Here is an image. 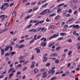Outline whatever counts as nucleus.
<instances>
[{"label":"nucleus","mask_w":80,"mask_h":80,"mask_svg":"<svg viewBox=\"0 0 80 80\" xmlns=\"http://www.w3.org/2000/svg\"><path fill=\"white\" fill-rule=\"evenodd\" d=\"M47 10H48V9H46L45 10H44V11H43V12H44V14L45 13H47Z\"/></svg>","instance_id":"obj_50"},{"label":"nucleus","mask_w":80,"mask_h":80,"mask_svg":"<svg viewBox=\"0 0 80 80\" xmlns=\"http://www.w3.org/2000/svg\"><path fill=\"white\" fill-rule=\"evenodd\" d=\"M35 64V61L32 62V65H31V68H34Z\"/></svg>","instance_id":"obj_5"},{"label":"nucleus","mask_w":80,"mask_h":80,"mask_svg":"<svg viewBox=\"0 0 80 80\" xmlns=\"http://www.w3.org/2000/svg\"><path fill=\"white\" fill-rule=\"evenodd\" d=\"M9 4L8 3H5L3 4L2 7H1V8H3V7H5V6L6 7H9Z\"/></svg>","instance_id":"obj_4"},{"label":"nucleus","mask_w":80,"mask_h":80,"mask_svg":"<svg viewBox=\"0 0 80 80\" xmlns=\"http://www.w3.org/2000/svg\"><path fill=\"white\" fill-rule=\"evenodd\" d=\"M13 17H15L16 16V11H14L13 12L12 14Z\"/></svg>","instance_id":"obj_12"},{"label":"nucleus","mask_w":80,"mask_h":80,"mask_svg":"<svg viewBox=\"0 0 80 80\" xmlns=\"http://www.w3.org/2000/svg\"><path fill=\"white\" fill-rule=\"evenodd\" d=\"M48 55V54L47 53H46L45 54H44L43 56V57H47L46 56H47Z\"/></svg>","instance_id":"obj_54"},{"label":"nucleus","mask_w":80,"mask_h":80,"mask_svg":"<svg viewBox=\"0 0 80 80\" xmlns=\"http://www.w3.org/2000/svg\"><path fill=\"white\" fill-rule=\"evenodd\" d=\"M39 7H36V8H33V10L34 11H36V10H37L38 9Z\"/></svg>","instance_id":"obj_30"},{"label":"nucleus","mask_w":80,"mask_h":80,"mask_svg":"<svg viewBox=\"0 0 80 80\" xmlns=\"http://www.w3.org/2000/svg\"><path fill=\"white\" fill-rule=\"evenodd\" d=\"M73 20V18H71L70 19L68 20V21L67 22V23H68V22H70V21H72Z\"/></svg>","instance_id":"obj_42"},{"label":"nucleus","mask_w":80,"mask_h":80,"mask_svg":"<svg viewBox=\"0 0 80 80\" xmlns=\"http://www.w3.org/2000/svg\"><path fill=\"white\" fill-rule=\"evenodd\" d=\"M72 9H70L69 10L68 13H72Z\"/></svg>","instance_id":"obj_41"},{"label":"nucleus","mask_w":80,"mask_h":80,"mask_svg":"<svg viewBox=\"0 0 80 80\" xmlns=\"http://www.w3.org/2000/svg\"><path fill=\"white\" fill-rule=\"evenodd\" d=\"M56 15H57V14H56L55 13H54L53 14H51L50 15V17H53V16H56Z\"/></svg>","instance_id":"obj_25"},{"label":"nucleus","mask_w":80,"mask_h":80,"mask_svg":"<svg viewBox=\"0 0 80 80\" xmlns=\"http://www.w3.org/2000/svg\"><path fill=\"white\" fill-rule=\"evenodd\" d=\"M34 50H36V52L37 53H40V50L39 49H38L37 48H36L34 49Z\"/></svg>","instance_id":"obj_10"},{"label":"nucleus","mask_w":80,"mask_h":80,"mask_svg":"<svg viewBox=\"0 0 80 80\" xmlns=\"http://www.w3.org/2000/svg\"><path fill=\"white\" fill-rule=\"evenodd\" d=\"M72 51H69L68 52V55H71L72 54Z\"/></svg>","instance_id":"obj_35"},{"label":"nucleus","mask_w":80,"mask_h":80,"mask_svg":"<svg viewBox=\"0 0 80 80\" xmlns=\"http://www.w3.org/2000/svg\"><path fill=\"white\" fill-rule=\"evenodd\" d=\"M63 39V38L62 37L59 38L57 39V40H62Z\"/></svg>","instance_id":"obj_31"},{"label":"nucleus","mask_w":80,"mask_h":80,"mask_svg":"<svg viewBox=\"0 0 80 80\" xmlns=\"http://www.w3.org/2000/svg\"><path fill=\"white\" fill-rule=\"evenodd\" d=\"M45 27H43L42 28V29H41V31H42V32H45L47 30V28H46L45 29Z\"/></svg>","instance_id":"obj_6"},{"label":"nucleus","mask_w":80,"mask_h":80,"mask_svg":"<svg viewBox=\"0 0 80 80\" xmlns=\"http://www.w3.org/2000/svg\"><path fill=\"white\" fill-rule=\"evenodd\" d=\"M29 62V61H26L23 63V65H26V64H28Z\"/></svg>","instance_id":"obj_23"},{"label":"nucleus","mask_w":80,"mask_h":80,"mask_svg":"<svg viewBox=\"0 0 80 80\" xmlns=\"http://www.w3.org/2000/svg\"><path fill=\"white\" fill-rule=\"evenodd\" d=\"M80 28V26L78 25H74V26L73 27V28Z\"/></svg>","instance_id":"obj_15"},{"label":"nucleus","mask_w":80,"mask_h":80,"mask_svg":"<svg viewBox=\"0 0 80 80\" xmlns=\"http://www.w3.org/2000/svg\"><path fill=\"white\" fill-rule=\"evenodd\" d=\"M25 61V59H23L19 61V62L20 63H23V62H24Z\"/></svg>","instance_id":"obj_20"},{"label":"nucleus","mask_w":80,"mask_h":80,"mask_svg":"<svg viewBox=\"0 0 80 80\" xmlns=\"http://www.w3.org/2000/svg\"><path fill=\"white\" fill-rule=\"evenodd\" d=\"M11 44L12 45H14L15 44V43L14 42H12L11 43Z\"/></svg>","instance_id":"obj_58"},{"label":"nucleus","mask_w":80,"mask_h":80,"mask_svg":"<svg viewBox=\"0 0 80 80\" xmlns=\"http://www.w3.org/2000/svg\"><path fill=\"white\" fill-rule=\"evenodd\" d=\"M74 25L75 24H73V25H70L69 27V28H72V27H74Z\"/></svg>","instance_id":"obj_52"},{"label":"nucleus","mask_w":80,"mask_h":80,"mask_svg":"<svg viewBox=\"0 0 80 80\" xmlns=\"http://www.w3.org/2000/svg\"><path fill=\"white\" fill-rule=\"evenodd\" d=\"M55 72V71L54 70H52L51 71H49L48 72V73H52V75H53L54 73Z\"/></svg>","instance_id":"obj_11"},{"label":"nucleus","mask_w":80,"mask_h":80,"mask_svg":"<svg viewBox=\"0 0 80 80\" xmlns=\"http://www.w3.org/2000/svg\"><path fill=\"white\" fill-rule=\"evenodd\" d=\"M9 25V23L7 22L6 23L5 25V27H8Z\"/></svg>","instance_id":"obj_47"},{"label":"nucleus","mask_w":80,"mask_h":80,"mask_svg":"<svg viewBox=\"0 0 80 80\" xmlns=\"http://www.w3.org/2000/svg\"><path fill=\"white\" fill-rule=\"evenodd\" d=\"M58 78L56 77H52L51 79V80H57V79Z\"/></svg>","instance_id":"obj_19"},{"label":"nucleus","mask_w":80,"mask_h":80,"mask_svg":"<svg viewBox=\"0 0 80 80\" xmlns=\"http://www.w3.org/2000/svg\"><path fill=\"white\" fill-rule=\"evenodd\" d=\"M43 40L44 42H46V41H47V38H44V37L42 38L40 40Z\"/></svg>","instance_id":"obj_21"},{"label":"nucleus","mask_w":80,"mask_h":80,"mask_svg":"<svg viewBox=\"0 0 80 80\" xmlns=\"http://www.w3.org/2000/svg\"><path fill=\"white\" fill-rule=\"evenodd\" d=\"M66 73L67 75H69V73H70V72H69V71H67L66 72Z\"/></svg>","instance_id":"obj_53"},{"label":"nucleus","mask_w":80,"mask_h":80,"mask_svg":"<svg viewBox=\"0 0 80 80\" xmlns=\"http://www.w3.org/2000/svg\"><path fill=\"white\" fill-rule=\"evenodd\" d=\"M59 36V33H58L54 34L52 36L50 37L49 38H47V40H52V39H53V38H57V37H58Z\"/></svg>","instance_id":"obj_1"},{"label":"nucleus","mask_w":80,"mask_h":80,"mask_svg":"<svg viewBox=\"0 0 80 80\" xmlns=\"http://www.w3.org/2000/svg\"><path fill=\"white\" fill-rule=\"evenodd\" d=\"M55 62L56 63H59V60H56L55 61Z\"/></svg>","instance_id":"obj_46"},{"label":"nucleus","mask_w":80,"mask_h":80,"mask_svg":"<svg viewBox=\"0 0 80 80\" xmlns=\"http://www.w3.org/2000/svg\"><path fill=\"white\" fill-rule=\"evenodd\" d=\"M58 10L57 11V13H59V12H62V9L60 8V7H58L57 8Z\"/></svg>","instance_id":"obj_9"},{"label":"nucleus","mask_w":80,"mask_h":80,"mask_svg":"<svg viewBox=\"0 0 80 80\" xmlns=\"http://www.w3.org/2000/svg\"><path fill=\"white\" fill-rule=\"evenodd\" d=\"M50 63L48 62L46 64V66L47 67H48L49 66H50Z\"/></svg>","instance_id":"obj_59"},{"label":"nucleus","mask_w":80,"mask_h":80,"mask_svg":"<svg viewBox=\"0 0 80 80\" xmlns=\"http://www.w3.org/2000/svg\"><path fill=\"white\" fill-rule=\"evenodd\" d=\"M35 32L37 31V29H35L34 28H33L32 29L29 30V32Z\"/></svg>","instance_id":"obj_13"},{"label":"nucleus","mask_w":80,"mask_h":80,"mask_svg":"<svg viewBox=\"0 0 80 80\" xmlns=\"http://www.w3.org/2000/svg\"><path fill=\"white\" fill-rule=\"evenodd\" d=\"M8 30V28H5L4 29H3L2 31L1 32H0V34H1V33H2L3 32H6V31H7Z\"/></svg>","instance_id":"obj_7"},{"label":"nucleus","mask_w":80,"mask_h":80,"mask_svg":"<svg viewBox=\"0 0 80 80\" xmlns=\"http://www.w3.org/2000/svg\"><path fill=\"white\" fill-rule=\"evenodd\" d=\"M65 5L64 3H62L61 4L59 5H58V7H60L61 6H62V5Z\"/></svg>","instance_id":"obj_48"},{"label":"nucleus","mask_w":80,"mask_h":80,"mask_svg":"<svg viewBox=\"0 0 80 80\" xmlns=\"http://www.w3.org/2000/svg\"><path fill=\"white\" fill-rule=\"evenodd\" d=\"M65 34V33H60V35H61V36H63Z\"/></svg>","instance_id":"obj_49"},{"label":"nucleus","mask_w":80,"mask_h":80,"mask_svg":"<svg viewBox=\"0 0 80 80\" xmlns=\"http://www.w3.org/2000/svg\"><path fill=\"white\" fill-rule=\"evenodd\" d=\"M23 47H25V45L21 44L18 47V48H22Z\"/></svg>","instance_id":"obj_18"},{"label":"nucleus","mask_w":80,"mask_h":80,"mask_svg":"<svg viewBox=\"0 0 80 80\" xmlns=\"http://www.w3.org/2000/svg\"><path fill=\"white\" fill-rule=\"evenodd\" d=\"M52 46H53V45L52 44H51V43H49V45L48 46V47H49V48H50V47H52Z\"/></svg>","instance_id":"obj_45"},{"label":"nucleus","mask_w":80,"mask_h":80,"mask_svg":"<svg viewBox=\"0 0 80 80\" xmlns=\"http://www.w3.org/2000/svg\"><path fill=\"white\" fill-rule=\"evenodd\" d=\"M1 52L2 55H3L4 54V49H2V50H1Z\"/></svg>","instance_id":"obj_24"},{"label":"nucleus","mask_w":80,"mask_h":80,"mask_svg":"<svg viewBox=\"0 0 80 80\" xmlns=\"http://www.w3.org/2000/svg\"><path fill=\"white\" fill-rule=\"evenodd\" d=\"M32 11H33V10L32 9H30L28 11V13H31V12H32Z\"/></svg>","instance_id":"obj_34"},{"label":"nucleus","mask_w":80,"mask_h":80,"mask_svg":"<svg viewBox=\"0 0 80 80\" xmlns=\"http://www.w3.org/2000/svg\"><path fill=\"white\" fill-rule=\"evenodd\" d=\"M25 40L24 39H23V40H21L19 42V43H22V42H24V41Z\"/></svg>","instance_id":"obj_51"},{"label":"nucleus","mask_w":80,"mask_h":80,"mask_svg":"<svg viewBox=\"0 0 80 80\" xmlns=\"http://www.w3.org/2000/svg\"><path fill=\"white\" fill-rule=\"evenodd\" d=\"M77 13V11H75L73 12L74 15H76Z\"/></svg>","instance_id":"obj_64"},{"label":"nucleus","mask_w":80,"mask_h":80,"mask_svg":"<svg viewBox=\"0 0 80 80\" xmlns=\"http://www.w3.org/2000/svg\"><path fill=\"white\" fill-rule=\"evenodd\" d=\"M68 27V25L67 24H66L64 26V28H67V27Z\"/></svg>","instance_id":"obj_63"},{"label":"nucleus","mask_w":80,"mask_h":80,"mask_svg":"<svg viewBox=\"0 0 80 80\" xmlns=\"http://www.w3.org/2000/svg\"><path fill=\"white\" fill-rule=\"evenodd\" d=\"M30 18V17L29 15H28L25 18V19H28V18Z\"/></svg>","instance_id":"obj_61"},{"label":"nucleus","mask_w":80,"mask_h":80,"mask_svg":"<svg viewBox=\"0 0 80 80\" xmlns=\"http://www.w3.org/2000/svg\"><path fill=\"white\" fill-rule=\"evenodd\" d=\"M34 72L35 73H37V72H38V70L37 69H34Z\"/></svg>","instance_id":"obj_36"},{"label":"nucleus","mask_w":80,"mask_h":80,"mask_svg":"<svg viewBox=\"0 0 80 80\" xmlns=\"http://www.w3.org/2000/svg\"><path fill=\"white\" fill-rule=\"evenodd\" d=\"M13 69H14V68H12L10 69L9 70L8 73H9L10 72H11V71H12V70H13Z\"/></svg>","instance_id":"obj_38"},{"label":"nucleus","mask_w":80,"mask_h":80,"mask_svg":"<svg viewBox=\"0 0 80 80\" xmlns=\"http://www.w3.org/2000/svg\"><path fill=\"white\" fill-rule=\"evenodd\" d=\"M24 58V57L23 56H21L19 58L20 60H22V59H23Z\"/></svg>","instance_id":"obj_39"},{"label":"nucleus","mask_w":80,"mask_h":80,"mask_svg":"<svg viewBox=\"0 0 80 80\" xmlns=\"http://www.w3.org/2000/svg\"><path fill=\"white\" fill-rule=\"evenodd\" d=\"M32 26V24H30V25H28V26L27 27V28H30Z\"/></svg>","instance_id":"obj_27"},{"label":"nucleus","mask_w":80,"mask_h":80,"mask_svg":"<svg viewBox=\"0 0 80 80\" xmlns=\"http://www.w3.org/2000/svg\"><path fill=\"white\" fill-rule=\"evenodd\" d=\"M44 60H47V59H48V58L47 57H43Z\"/></svg>","instance_id":"obj_56"},{"label":"nucleus","mask_w":80,"mask_h":80,"mask_svg":"<svg viewBox=\"0 0 80 80\" xmlns=\"http://www.w3.org/2000/svg\"><path fill=\"white\" fill-rule=\"evenodd\" d=\"M15 72V69H13V71L12 72V73H10L9 75V78L10 79H11L12 78V77L13 75H14V74H13V73Z\"/></svg>","instance_id":"obj_3"},{"label":"nucleus","mask_w":80,"mask_h":80,"mask_svg":"<svg viewBox=\"0 0 80 80\" xmlns=\"http://www.w3.org/2000/svg\"><path fill=\"white\" fill-rule=\"evenodd\" d=\"M15 53V52H11V55H10L11 57H12L14 54Z\"/></svg>","instance_id":"obj_26"},{"label":"nucleus","mask_w":80,"mask_h":80,"mask_svg":"<svg viewBox=\"0 0 80 80\" xmlns=\"http://www.w3.org/2000/svg\"><path fill=\"white\" fill-rule=\"evenodd\" d=\"M60 18V16L59 15H58L55 18V20H58Z\"/></svg>","instance_id":"obj_14"},{"label":"nucleus","mask_w":80,"mask_h":80,"mask_svg":"<svg viewBox=\"0 0 80 80\" xmlns=\"http://www.w3.org/2000/svg\"><path fill=\"white\" fill-rule=\"evenodd\" d=\"M14 5V3H11L10 4V7H12Z\"/></svg>","instance_id":"obj_55"},{"label":"nucleus","mask_w":80,"mask_h":80,"mask_svg":"<svg viewBox=\"0 0 80 80\" xmlns=\"http://www.w3.org/2000/svg\"><path fill=\"white\" fill-rule=\"evenodd\" d=\"M37 34H36V35H35L34 36V38L32 39V40H36L37 39V37H37Z\"/></svg>","instance_id":"obj_29"},{"label":"nucleus","mask_w":80,"mask_h":80,"mask_svg":"<svg viewBox=\"0 0 80 80\" xmlns=\"http://www.w3.org/2000/svg\"><path fill=\"white\" fill-rule=\"evenodd\" d=\"M67 42H69V43H71V42H72V39H68L67 40Z\"/></svg>","instance_id":"obj_33"},{"label":"nucleus","mask_w":80,"mask_h":80,"mask_svg":"<svg viewBox=\"0 0 80 80\" xmlns=\"http://www.w3.org/2000/svg\"><path fill=\"white\" fill-rule=\"evenodd\" d=\"M10 52H12V49H13V48H12V46H10Z\"/></svg>","instance_id":"obj_60"},{"label":"nucleus","mask_w":80,"mask_h":80,"mask_svg":"<svg viewBox=\"0 0 80 80\" xmlns=\"http://www.w3.org/2000/svg\"><path fill=\"white\" fill-rule=\"evenodd\" d=\"M39 22V20H34L33 21V23H37V22Z\"/></svg>","instance_id":"obj_40"},{"label":"nucleus","mask_w":80,"mask_h":80,"mask_svg":"<svg viewBox=\"0 0 80 80\" xmlns=\"http://www.w3.org/2000/svg\"><path fill=\"white\" fill-rule=\"evenodd\" d=\"M22 67V64H19L17 66V67H19L20 68V67Z\"/></svg>","instance_id":"obj_43"},{"label":"nucleus","mask_w":80,"mask_h":80,"mask_svg":"<svg viewBox=\"0 0 80 80\" xmlns=\"http://www.w3.org/2000/svg\"><path fill=\"white\" fill-rule=\"evenodd\" d=\"M54 27H55L54 25H52L51 26L49 27L48 29H49V30H50V29H51V28H54Z\"/></svg>","instance_id":"obj_17"},{"label":"nucleus","mask_w":80,"mask_h":80,"mask_svg":"<svg viewBox=\"0 0 80 80\" xmlns=\"http://www.w3.org/2000/svg\"><path fill=\"white\" fill-rule=\"evenodd\" d=\"M2 7H1L0 8L1 9V10H5V9H6V8H1Z\"/></svg>","instance_id":"obj_57"},{"label":"nucleus","mask_w":80,"mask_h":80,"mask_svg":"<svg viewBox=\"0 0 80 80\" xmlns=\"http://www.w3.org/2000/svg\"><path fill=\"white\" fill-rule=\"evenodd\" d=\"M10 55V53H7L5 55V57H7V56H9V55Z\"/></svg>","instance_id":"obj_32"},{"label":"nucleus","mask_w":80,"mask_h":80,"mask_svg":"<svg viewBox=\"0 0 80 80\" xmlns=\"http://www.w3.org/2000/svg\"><path fill=\"white\" fill-rule=\"evenodd\" d=\"M21 73H22V72H18L16 73V74L17 75H20V74H21Z\"/></svg>","instance_id":"obj_44"},{"label":"nucleus","mask_w":80,"mask_h":80,"mask_svg":"<svg viewBox=\"0 0 80 80\" xmlns=\"http://www.w3.org/2000/svg\"><path fill=\"white\" fill-rule=\"evenodd\" d=\"M48 3H47L44 4L42 6V8H46V7H47V5H48Z\"/></svg>","instance_id":"obj_16"},{"label":"nucleus","mask_w":80,"mask_h":80,"mask_svg":"<svg viewBox=\"0 0 80 80\" xmlns=\"http://www.w3.org/2000/svg\"><path fill=\"white\" fill-rule=\"evenodd\" d=\"M10 48L8 46V47H6V48L4 49V50L5 52H7V51L8 50V48Z\"/></svg>","instance_id":"obj_28"},{"label":"nucleus","mask_w":80,"mask_h":80,"mask_svg":"<svg viewBox=\"0 0 80 80\" xmlns=\"http://www.w3.org/2000/svg\"><path fill=\"white\" fill-rule=\"evenodd\" d=\"M1 17H2V18L1 20V22H3L4 20H5V18H7L8 17V16H7V15H2L0 16V18H1Z\"/></svg>","instance_id":"obj_2"},{"label":"nucleus","mask_w":80,"mask_h":80,"mask_svg":"<svg viewBox=\"0 0 80 80\" xmlns=\"http://www.w3.org/2000/svg\"><path fill=\"white\" fill-rule=\"evenodd\" d=\"M41 45H42L43 47H45V46H46V45H47V43L45 42H43L41 44Z\"/></svg>","instance_id":"obj_8"},{"label":"nucleus","mask_w":80,"mask_h":80,"mask_svg":"<svg viewBox=\"0 0 80 80\" xmlns=\"http://www.w3.org/2000/svg\"><path fill=\"white\" fill-rule=\"evenodd\" d=\"M13 69H14V68H12L10 69L9 70L8 73H9L10 72H11V71H12V70H13Z\"/></svg>","instance_id":"obj_37"},{"label":"nucleus","mask_w":80,"mask_h":80,"mask_svg":"<svg viewBox=\"0 0 80 80\" xmlns=\"http://www.w3.org/2000/svg\"><path fill=\"white\" fill-rule=\"evenodd\" d=\"M53 57H57V54L55 53H53Z\"/></svg>","instance_id":"obj_62"},{"label":"nucleus","mask_w":80,"mask_h":80,"mask_svg":"<svg viewBox=\"0 0 80 80\" xmlns=\"http://www.w3.org/2000/svg\"><path fill=\"white\" fill-rule=\"evenodd\" d=\"M60 48H61V47L58 46L56 48V49L57 51H58L59 50H60Z\"/></svg>","instance_id":"obj_22"}]
</instances>
